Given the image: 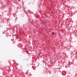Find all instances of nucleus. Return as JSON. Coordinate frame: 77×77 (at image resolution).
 <instances>
[{
  "mask_svg": "<svg viewBox=\"0 0 77 77\" xmlns=\"http://www.w3.org/2000/svg\"><path fill=\"white\" fill-rule=\"evenodd\" d=\"M52 34H53V35H54V32H52Z\"/></svg>",
  "mask_w": 77,
  "mask_h": 77,
  "instance_id": "obj_1",
  "label": "nucleus"
}]
</instances>
